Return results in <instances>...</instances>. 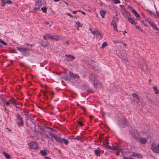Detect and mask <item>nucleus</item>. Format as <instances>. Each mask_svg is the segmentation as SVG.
Instances as JSON below:
<instances>
[{"mask_svg":"<svg viewBox=\"0 0 159 159\" xmlns=\"http://www.w3.org/2000/svg\"><path fill=\"white\" fill-rule=\"evenodd\" d=\"M139 134L136 132L135 135H134V137L136 141L142 144H145L147 142V140L145 138L139 137Z\"/></svg>","mask_w":159,"mask_h":159,"instance_id":"obj_1","label":"nucleus"},{"mask_svg":"<svg viewBox=\"0 0 159 159\" xmlns=\"http://www.w3.org/2000/svg\"><path fill=\"white\" fill-rule=\"evenodd\" d=\"M17 50L21 52L22 55L24 56H27L30 54V49L26 48L17 47Z\"/></svg>","mask_w":159,"mask_h":159,"instance_id":"obj_2","label":"nucleus"},{"mask_svg":"<svg viewBox=\"0 0 159 159\" xmlns=\"http://www.w3.org/2000/svg\"><path fill=\"white\" fill-rule=\"evenodd\" d=\"M42 4L41 1H38L35 4L33 10L32 12L36 13L38 11H40V8L42 6Z\"/></svg>","mask_w":159,"mask_h":159,"instance_id":"obj_3","label":"nucleus"},{"mask_svg":"<svg viewBox=\"0 0 159 159\" xmlns=\"http://www.w3.org/2000/svg\"><path fill=\"white\" fill-rule=\"evenodd\" d=\"M151 150L156 154L159 153V143L156 144L155 143H152L151 144Z\"/></svg>","mask_w":159,"mask_h":159,"instance_id":"obj_4","label":"nucleus"},{"mask_svg":"<svg viewBox=\"0 0 159 159\" xmlns=\"http://www.w3.org/2000/svg\"><path fill=\"white\" fill-rule=\"evenodd\" d=\"M89 80L90 81H92V82H93V85L94 87H97V85L95 84V83L97 84V82H98L96 80V77L94 75L91 74L90 75Z\"/></svg>","mask_w":159,"mask_h":159,"instance_id":"obj_5","label":"nucleus"},{"mask_svg":"<svg viewBox=\"0 0 159 159\" xmlns=\"http://www.w3.org/2000/svg\"><path fill=\"white\" fill-rule=\"evenodd\" d=\"M121 57L122 60L125 62H127L128 61V59L126 57V52L125 50H123L121 52Z\"/></svg>","mask_w":159,"mask_h":159,"instance_id":"obj_6","label":"nucleus"},{"mask_svg":"<svg viewBox=\"0 0 159 159\" xmlns=\"http://www.w3.org/2000/svg\"><path fill=\"white\" fill-rule=\"evenodd\" d=\"M28 145L30 148L34 149H37L39 147L38 143L34 142L29 143Z\"/></svg>","mask_w":159,"mask_h":159,"instance_id":"obj_7","label":"nucleus"},{"mask_svg":"<svg viewBox=\"0 0 159 159\" xmlns=\"http://www.w3.org/2000/svg\"><path fill=\"white\" fill-rule=\"evenodd\" d=\"M65 56L67 57L66 60L67 61H69L73 59H74L75 57L72 55H66Z\"/></svg>","mask_w":159,"mask_h":159,"instance_id":"obj_8","label":"nucleus"},{"mask_svg":"<svg viewBox=\"0 0 159 159\" xmlns=\"http://www.w3.org/2000/svg\"><path fill=\"white\" fill-rule=\"evenodd\" d=\"M129 8H130V10H131V11H132V12L135 15V16H136L137 18H139L140 16L139 15L138 13L134 9H133L132 8V7H129Z\"/></svg>","mask_w":159,"mask_h":159,"instance_id":"obj_9","label":"nucleus"},{"mask_svg":"<svg viewBox=\"0 0 159 159\" xmlns=\"http://www.w3.org/2000/svg\"><path fill=\"white\" fill-rule=\"evenodd\" d=\"M89 64L93 68H96L98 65V63L93 61H92L89 62Z\"/></svg>","mask_w":159,"mask_h":159,"instance_id":"obj_10","label":"nucleus"},{"mask_svg":"<svg viewBox=\"0 0 159 159\" xmlns=\"http://www.w3.org/2000/svg\"><path fill=\"white\" fill-rule=\"evenodd\" d=\"M111 25L113 26L114 30L116 31H117V29L116 26V24L115 20H112L111 23Z\"/></svg>","mask_w":159,"mask_h":159,"instance_id":"obj_11","label":"nucleus"},{"mask_svg":"<svg viewBox=\"0 0 159 159\" xmlns=\"http://www.w3.org/2000/svg\"><path fill=\"white\" fill-rule=\"evenodd\" d=\"M69 75L71 77L73 78H79V75L77 74H74L72 72H70Z\"/></svg>","mask_w":159,"mask_h":159,"instance_id":"obj_12","label":"nucleus"},{"mask_svg":"<svg viewBox=\"0 0 159 159\" xmlns=\"http://www.w3.org/2000/svg\"><path fill=\"white\" fill-rule=\"evenodd\" d=\"M131 156L137 157L139 158H142L143 157L142 156L141 154L136 153H134L132 155H131L130 157Z\"/></svg>","mask_w":159,"mask_h":159,"instance_id":"obj_13","label":"nucleus"},{"mask_svg":"<svg viewBox=\"0 0 159 159\" xmlns=\"http://www.w3.org/2000/svg\"><path fill=\"white\" fill-rule=\"evenodd\" d=\"M46 151L47 149H44V150H41L40 151V153L42 156H44L47 155Z\"/></svg>","mask_w":159,"mask_h":159,"instance_id":"obj_14","label":"nucleus"},{"mask_svg":"<svg viewBox=\"0 0 159 159\" xmlns=\"http://www.w3.org/2000/svg\"><path fill=\"white\" fill-rule=\"evenodd\" d=\"M153 89L154 90L155 93L156 94H159V91L157 89V87L156 86H153L152 87Z\"/></svg>","mask_w":159,"mask_h":159,"instance_id":"obj_15","label":"nucleus"},{"mask_svg":"<svg viewBox=\"0 0 159 159\" xmlns=\"http://www.w3.org/2000/svg\"><path fill=\"white\" fill-rule=\"evenodd\" d=\"M132 96L134 98H135V100H138L139 101V98L137 94L133 93L132 94Z\"/></svg>","mask_w":159,"mask_h":159,"instance_id":"obj_16","label":"nucleus"},{"mask_svg":"<svg viewBox=\"0 0 159 159\" xmlns=\"http://www.w3.org/2000/svg\"><path fill=\"white\" fill-rule=\"evenodd\" d=\"M150 25L151 26L156 30L157 31H159V29L155 25L153 24V23H150Z\"/></svg>","mask_w":159,"mask_h":159,"instance_id":"obj_17","label":"nucleus"},{"mask_svg":"<svg viewBox=\"0 0 159 159\" xmlns=\"http://www.w3.org/2000/svg\"><path fill=\"white\" fill-rule=\"evenodd\" d=\"M3 102L4 103H5L7 105H8L10 103L14 104L13 102L11 100H9L8 102L6 101L5 100H3Z\"/></svg>","mask_w":159,"mask_h":159,"instance_id":"obj_18","label":"nucleus"},{"mask_svg":"<svg viewBox=\"0 0 159 159\" xmlns=\"http://www.w3.org/2000/svg\"><path fill=\"white\" fill-rule=\"evenodd\" d=\"M127 124V122L125 120L122 121L120 123V125L122 127H124Z\"/></svg>","mask_w":159,"mask_h":159,"instance_id":"obj_19","label":"nucleus"},{"mask_svg":"<svg viewBox=\"0 0 159 159\" xmlns=\"http://www.w3.org/2000/svg\"><path fill=\"white\" fill-rule=\"evenodd\" d=\"M95 153L96 155L97 156L99 157L100 156V150H95Z\"/></svg>","mask_w":159,"mask_h":159,"instance_id":"obj_20","label":"nucleus"},{"mask_svg":"<svg viewBox=\"0 0 159 159\" xmlns=\"http://www.w3.org/2000/svg\"><path fill=\"white\" fill-rule=\"evenodd\" d=\"M128 19L129 20V21L131 24H134V25H136V23L135 22L134 20L132 18H128Z\"/></svg>","mask_w":159,"mask_h":159,"instance_id":"obj_21","label":"nucleus"},{"mask_svg":"<svg viewBox=\"0 0 159 159\" xmlns=\"http://www.w3.org/2000/svg\"><path fill=\"white\" fill-rule=\"evenodd\" d=\"M100 13L102 16L103 18H104L105 15L106 14V12L104 11H100Z\"/></svg>","mask_w":159,"mask_h":159,"instance_id":"obj_22","label":"nucleus"},{"mask_svg":"<svg viewBox=\"0 0 159 159\" xmlns=\"http://www.w3.org/2000/svg\"><path fill=\"white\" fill-rule=\"evenodd\" d=\"M3 153L6 158L7 159H9L10 158V155L8 153L4 152H3Z\"/></svg>","mask_w":159,"mask_h":159,"instance_id":"obj_23","label":"nucleus"},{"mask_svg":"<svg viewBox=\"0 0 159 159\" xmlns=\"http://www.w3.org/2000/svg\"><path fill=\"white\" fill-rule=\"evenodd\" d=\"M96 35L97 36L100 35V38L99 39H101L102 38V35L101 33H100L98 31H96Z\"/></svg>","mask_w":159,"mask_h":159,"instance_id":"obj_24","label":"nucleus"},{"mask_svg":"<svg viewBox=\"0 0 159 159\" xmlns=\"http://www.w3.org/2000/svg\"><path fill=\"white\" fill-rule=\"evenodd\" d=\"M107 42H105L102 43L101 48L102 49L104 48L105 47L107 46Z\"/></svg>","mask_w":159,"mask_h":159,"instance_id":"obj_25","label":"nucleus"},{"mask_svg":"<svg viewBox=\"0 0 159 159\" xmlns=\"http://www.w3.org/2000/svg\"><path fill=\"white\" fill-rule=\"evenodd\" d=\"M17 124L19 126H22L24 124L23 120H20L19 122H18Z\"/></svg>","mask_w":159,"mask_h":159,"instance_id":"obj_26","label":"nucleus"},{"mask_svg":"<svg viewBox=\"0 0 159 159\" xmlns=\"http://www.w3.org/2000/svg\"><path fill=\"white\" fill-rule=\"evenodd\" d=\"M59 38V37L58 36H57L56 37H54V36H52L51 38V39H52V40H55V41H57L58 40Z\"/></svg>","mask_w":159,"mask_h":159,"instance_id":"obj_27","label":"nucleus"},{"mask_svg":"<svg viewBox=\"0 0 159 159\" xmlns=\"http://www.w3.org/2000/svg\"><path fill=\"white\" fill-rule=\"evenodd\" d=\"M76 24L78 25L77 27V29L78 30L79 29V27H82V25L80 23V22L79 21L76 22Z\"/></svg>","mask_w":159,"mask_h":159,"instance_id":"obj_28","label":"nucleus"},{"mask_svg":"<svg viewBox=\"0 0 159 159\" xmlns=\"http://www.w3.org/2000/svg\"><path fill=\"white\" fill-rule=\"evenodd\" d=\"M41 10L42 11L43 13H46L47 8L46 7H42L41 8Z\"/></svg>","mask_w":159,"mask_h":159,"instance_id":"obj_29","label":"nucleus"},{"mask_svg":"<svg viewBox=\"0 0 159 159\" xmlns=\"http://www.w3.org/2000/svg\"><path fill=\"white\" fill-rule=\"evenodd\" d=\"M1 5L2 6H4L6 3V1L5 0H1Z\"/></svg>","mask_w":159,"mask_h":159,"instance_id":"obj_30","label":"nucleus"},{"mask_svg":"<svg viewBox=\"0 0 159 159\" xmlns=\"http://www.w3.org/2000/svg\"><path fill=\"white\" fill-rule=\"evenodd\" d=\"M62 142H63L66 145L67 144L69 143L68 141L66 139H62Z\"/></svg>","mask_w":159,"mask_h":159,"instance_id":"obj_31","label":"nucleus"},{"mask_svg":"<svg viewBox=\"0 0 159 159\" xmlns=\"http://www.w3.org/2000/svg\"><path fill=\"white\" fill-rule=\"evenodd\" d=\"M16 116L17 117V118L19 120H23V118L21 117V116L19 115H18Z\"/></svg>","mask_w":159,"mask_h":159,"instance_id":"obj_32","label":"nucleus"},{"mask_svg":"<svg viewBox=\"0 0 159 159\" xmlns=\"http://www.w3.org/2000/svg\"><path fill=\"white\" fill-rule=\"evenodd\" d=\"M0 43L6 46L7 45V44L3 41L2 40V39H0Z\"/></svg>","mask_w":159,"mask_h":159,"instance_id":"obj_33","label":"nucleus"},{"mask_svg":"<svg viewBox=\"0 0 159 159\" xmlns=\"http://www.w3.org/2000/svg\"><path fill=\"white\" fill-rule=\"evenodd\" d=\"M55 140L59 142L60 143H62V139H61L58 137Z\"/></svg>","mask_w":159,"mask_h":159,"instance_id":"obj_34","label":"nucleus"},{"mask_svg":"<svg viewBox=\"0 0 159 159\" xmlns=\"http://www.w3.org/2000/svg\"><path fill=\"white\" fill-rule=\"evenodd\" d=\"M47 132H50L49 131H46L45 133V136L47 138H49V135L48 133H47Z\"/></svg>","mask_w":159,"mask_h":159,"instance_id":"obj_35","label":"nucleus"},{"mask_svg":"<svg viewBox=\"0 0 159 159\" xmlns=\"http://www.w3.org/2000/svg\"><path fill=\"white\" fill-rule=\"evenodd\" d=\"M46 36L47 38H49L51 39V38L52 36L50 34H46Z\"/></svg>","mask_w":159,"mask_h":159,"instance_id":"obj_36","label":"nucleus"},{"mask_svg":"<svg viewBox=\"0 0 159 159\" xmlns=\"http://www.w3.org/2000/svg\"><path fill=\"white\" fill-rule=\"evenodd\" d=\"M113 2L115 3H118L120 2L119 0H113Z\"/></svg>","mask_w":159,"mask_h":159,"instance_id":"obj_37","label":"nucleus"},{"mask_svg":"<svg viewBox=\"0 0 159 159\" xmlns=\"http://www.w3.org/2000/svg\"><path fill=\"white\" fill-rule=\"evenodd\" d=\"M77 123L78 124L81 126H82L83 125V123L82 122H81L80 121H78Z\"/></svg>","mask_w":159,"mask_h":159,"instance_id":"obj_38","label":"nucleus"},{"mask_svg":"<svg viewBox=\"0 0 159 159\" xmlns=\"http://www.w3.org/2000/svg\"><path fill=\"white\" fill-rule=\"evenodd\" d=\"M105 143L106 144H109V143L108 142V139L107 138H106V139H105Z\"/></svg>","mask_w":159,"mask_h":159,"instance_id":"obj_39","label":"nucleus"},{"mask_svg":"<svg viewBox=\"0 0 159 159\" xmlns=\"http://www.w3.org/2000/svg\"><path fill=\"white\" fill-rule=\"evenodd\" d=\"M111 149L113 150H118L117 148L116 147H115L114 148L113 147H111Z\"/></svg>","mask_w":159,"mask_h":159,"instance_id":"obj_40","label":"nucleus"},{"mask_svg":"<svg viewBox=\"0 0 159 159\" xmlns=\"http://www.w3.org/2000/svg\"><path fill=\"white\" fill-rule=\"evenodd\" d=\"M47 133H48V134L49 136H50L52 137L54 136V135L53 134H52L51 132H47Z\"/></svg>","mask_w":159,"mask_h":159,"instance_id":"obj_41","label":"nucleus"},{"mask_svg":"<svg viewBox=\"0 0 159 159\" xmlns=\"http://www.w3.org/2000/svg\"><path fill=\"white\" fill-rule=\"evenodd\" d=\"M11 2L10 0H7L6 1V3L11 4Z\"/></svg>","mask_w":159,"mask_h":159,"instance_id":"obj_42","label":"nucleus"},{"mask_svg":"<svg viewBox=\"0 0 159 159\" xmlns=\"http://www.w3.org/2000/svg\"><path fill=\"white\" fill-rule=\"evenodd\" d=\"M47 92L45 91H43V92L42 93L43 94V96H45L46 95V94L47 93Z\"/></svg>","mask_w":159,"mask_h":159,"instance_id":"obj_43","label":"nucleus"},{"mask_svg":"<svg viewBox=\"0 0 159 159\" xmlns=\"http://www.w3.org/2000/svg\"><path fill=\"white\" fill-rule=\"evenodd\" d=\"M105 148H108L109 149H111V146H107L105 147Z\"/></svg>","mask_w":159,"mask_h":159,"instance_id":"obj_44","label":"nucleus"},{"mask_svg":"<svg viewBox=\"0 0 159 159\" xmlns=\"http://www.w3.org/2000/svg\"><path fill=\"white\" fill-rule=\"evenodd\" d=\"M67 15L68 16H69L70 17H71V18L73 17L72 16L70 13H67Z\"/></svg>","mask_w":159,"mask_h":159,"instance_id":"obj_45","label":"nucleus"},{"mask_svg":"<svg viewBox=\"0 0 159 159\" xmlns=\"http://www.w3.org/2000/svg\"><path fill=\"white\" fill-rule=\"evenodd\" d=\"M80 107L81 108V109H82L84 111H85V108L84 107Z\"/></svg>","mask_w":159,"mask_h":159,"instance_id":"obj_46","label":"nucleus"},{"mask_svg":"<svg viewBox=\"0 0 159 159\" xmlns=\"http://www.w3.org/2000/svg\"><path fill=\"white\" fill-rule=\"evenodd\" d=\"M96 31L97 30H95V31H93V32H92L91 33L93 34H96Z\"/></svg>","mask_w":159,"mask_h":159,"instance_id":"obj_47","label":"nucleus"},{"mask_svg":"<svg viewBox=\"0 0 159 159\" xmlns=\"http://www.w3.org/2000/svg\"><path fill=\"white\" fill-rule=\"evenodd\" d=\"M44 158L45 159H51V158H49V157H44Z\"/></svg>","mask_w":159,"mask_h":159,"instance_id":"obj_48","label":"nucleus"},{"mask_svg":"<svg viewBox=\"0 0 159 159\" xmlns=\"http://www.w3.org/2000/svg\"><path fill=\"white\" fill-rule=\"evenodd\" d=\"M45 23L46 25H48V24H49V23L47 21H45Z\"/></svg>","mask_w":159,"mask_h":159,"instance_id":"obj_49","label":"nucleus"},{"mask_svg":"<svg viewBox=\"0 0 159 159\" xmlns=\"http://www.w3.org/2000/svg\"><path fill=\"white\" fill-rule=\"evenodd\" d=\"M135 27H136V29H140V28L139 26H137H137H135Z\"/></svg>","mask_w":159,"mask_h":159,"instance_id":"obj_50","label":"nucleus"},{"mask_svg":"<svg viewBox=\"0 0 159 159\" xmlns=\"http://www.w3.org/2000/svg\"><path fill=\"white\" fill-rule=\"evenodd\" d=\"M116 154L117 156H118L119 155V152L118 150V151L116 152Z\"/></svg>","mask_w":159,"mask_h":159,"instance_id":"obj_51","label":"nucleus"},{"mask_svg":"<svg viewBox=\"0 0 159 159\" xmlns=\"http://www.w3.org/2000/svg\"><path fill=\"white\" fill-rule=\"evenodd\" d=\"M44 98L45 99H47L48 98V96L47 95H46V96H44Z\"/></svg>","mask_w":159,"mask_h":159,"instance_id":"obj_52","label":"nucleus"},{"mask_svg":"<svg viewBox=\"0 0 159 159\" xmlns=\"http://www.w3.org/2000/svg\"><path fill=\"white\" fill-rule=\"evenodd\" d=\"M77 11H74L73 12V13L74 14H75L77 12Z\"/></svg>","mask_w":159,"mask_h":159,"instance_id":"obj_53","label":"nucleus"},{"mask_svg":"<svg viewBox=\"0 0 159 159\" xmlns=\"http://www.w3.org/2000/svg\"><path fill=\"white\" fill-rule=\"evenodd\" d=\"M53 137L55 139H56V138L57 137V135H54V136H53Z\"/></svg>","mask_w":159,"mask_h":159,"instance_id":"obj_54","label":"nucleus"},{"mask_svg":"<svg viewBox=\"0 0 159 159\" xmlns=\"http://www.w3.org/2000/svg\"><path fill=\"white\" fill-rule=\"evenodd\" d=\"M103 136V135L102 134H101V135H100V136H99V137L100 138H102V137Z\"/></svg>","mask_w":159,"mask_h":159,"instance_id":"obj_55","label":"nucleus"},{"mask_svg":"<svg viewBox=\"0 0 159 159\" xmlns=\"http://www.w3.org/2000/svg\"><path fill=\"white\" fill-rule=\"evenodd\" d=\"M43 39H44L45 40H47V39H46V36H45V35H44V36H43Z\"/></svg>","mask_w":159,"mask_h":159,"instance_id":"obj_56","label":"nucleus"},{"mask_svg":"<svg viewBox=\"0 0 159 159\" xmlns=\"http://www.w3.org/2000/svg\"><path fill=\"white\" fill-rule=\"evenodd\" d=\"M81 12L84 15H85V13L84 12H83V11H81Z\"/></svg>","mask_w":159,"mask_h":159,"instance_id":"obj_57","label":"nucleus"},{"mask_svg":"<svg viewBox=\"0 0 159 159\" xmlns=\"http://www.w3.org/2000/svg\"><path fill=\"white\" fill-rule=\"evenodd\" d=\"M89 118L90 119V120H91L92 118V116H90Z\"/></svg>","mask_w":159,"mask_h":159,"instance_id":"obj_58","label":"nucleus"},{"mask_svg":"<svg viewBox=\"0 0 159 159\" xmlns=\"http://www.w3.org/2000/svg\"><path fill=\"white\" fill-rule=\"evenodd\" d=\"M54 0L55 2H58L59 1H60V0Z\"/></svg>","mask_w":159,"mask_h":159,"instance_id":"obj_59","label":"nucleus"},{"mask_svg":"<svg viewBox=\"0 0 159 159\" xmlns=\"http://www.w3.org/2000/svg\"><path fill=\"white\" fill-rule=\"evenodd\" d=\"M141 22L142 24H144V21H143V20H142V21H141Z\"/></svg>","mask_w":159,"mask_h":159,"instance_id":"obj_60","label":"nucleus"},{"mask_svg":"<svg viewBox=\"0 0 159 159\" xmlns=\"http://www.w3.org/2000/svg\"><path fill=\"white\" fill-rule=\"evenodd\" d=\"M26 45H30V46H32V45H30V44H27V43L26 44Z\"/></svg>","mask_w":159,"mask_h":159,"instance_id":"obj_61","label":"nucleus"},{"mask_svg":"<svg viewBox=\"0 0 159 159\" xmlns=\"http://www.w3.org/2000/svg\"><path fill=\"white\" fill-rule=\"evenodd\" d=\"M124 159H129L128 158H126V157H124Z\"/></svg>","mask_w":159,"mask_h":159,"instance_id":"obj_62","label":"nucleus"},{"mask_svg":"<svg viewBox=\"0 0 159 159\" xmlns=\"http://www.w3.org/2000/svg\"><path fill=\"white\" fill-rule=\"evenodd\" d=\"M66 43L67 44H68V41H66Z\"/></svg>","mask_w":159,"mask_h":159,"instance_id":"obj_63","label":"nucleus"},{"mask_svg":"<svg viewBox=\"0 0 159 159\" xmlns=\"http://www.w3.org/2000/svg\"><path fill=\"white\" fill-rule=\"evenodd\" d=\"M157 106H159V103H157Z\"/></svg>","mask_w":159,"mask_h":159,"instance_id":"obj_64","label":"nucleus"}]
</instances>
